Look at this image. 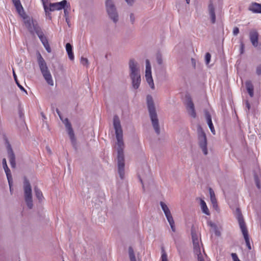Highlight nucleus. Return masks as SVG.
<instances>
[{"mask_svg":"<svg viewBox=\"0 0 261 261\" xmlns=\"http://www.w3.org/2000/svg\"><path fill=\"white\" fill-rule=\"evenodd\" d=\"M113 124L115 130L116 138L117 140V159L118 173L121 179L124 176V159L123 154L124 143L123 141V134L119 118L117 116H115L113 118Z\"/></svg>","mask_w":261,"mask_h":261,"instance_id":"f257e3e1","label":"nucleus"},{"mask_svg":"<svg viewBox=\"0 0 261 261\" xmlns=\"http://www.w3.org/2000/svg\"><path fill=\"white\" fill-rule=\"evenodd\" d=\"M147 103L150 117L152 122V126L157 134L160 132L159 120L157 117L155 109L154 106L152 97L150 95H147Z\"/></svg>","mask_w":261,"mask_h":261,"instance_id":"f03ea898","label":"nucleus"},{"mask_svg":"<svg viewBox=\"0 0 261 261\" xmlns=\"http://www.w3.org/2000/svg\"><path fill=\"white\" fill-rule=\"evenodd\" d=\"M37 61L41 72L45 81L48 84L53 86L54 85V82L52 79L51 75L48 70L45 60L39 53H38Z\"/></svg>","mask_w":261,"mask_h":261,"instance_id":"7ed1b4c3","label":"nucleus"},{"mask_svg":"<svg viewBox=\"0 0 261 261\" xmlns=\"http://www.w3.org/2000/svg\"><path fill=\"white\" fill-rule=\"evenodd\" d=\"M237 211L239 213V214L237 216V219L238 220L240 227L241 228V231L245 239L246 246L249 250H251V247L249 240L248 231L246 227V224L243 219L242 215L240 213V210L239 209H237Z\"/></svg>","mask_w":261,"mask_h":261,"instance_id":"20e7f679","label":"nucleus"},{"mask_svg":"<svg viewBox=\"0 0 261 261\" xmlns=\"http://www.w3.org/2000/svg\"><path fill=\"white\" fill-rule=\"evenodd\" d=\"M23 190L25 201L28 207L31 209L33 206L32 188L29 180L26 177L24 178Z\"/></svg>","mask_w":261,"mask_h":261,"instance_id":"39448f33","label":"nucleus"},{"mask_svg":"<svg viewBox=\"0 0 261 261\" xmlns=\"http://www.w3.org/2000/svg\"><path fill=\"white\" fill-rule=\"evenodd\" d=\"M67 5L66 0H63L60 2L55 3H49L47 4V9L44 10L46 13H48L49 11H54L56 10H60L62 9H64V13L66 14L67 10L65 9Z\"/></svg>","mask_w":261,"mask_h":261,"instance_id":"423d86ee","label":"nucleus"},{"mask_svg":"<svg viewBox=\"0 0 261 261\" xmlns=\"http://www.w3.org/2000/svg\"><path fill=\"white\" fill-rule=\"evenodd\" d=\"M106 5L109 16L114 22H116L118 19V16L112 1L111 0H107Z\"/></svg>","mask_w":261,"mask_h":261,"instance_id":"0eeeda50","label":"nucleus"},{"mask_svg":"<svg viewBox=\"0 0 261 261\" xmlns=\"http://www.w3.org/2000/svg\"><path fill=\"white\" fill-rule=\"evenodd\" d=\"M160 205L162 207L163 211L166 217V218L170 225L172 230L174 232L175 231V227L174 224V221L171 214L170 211L169 209L168 206L163 202H160Z\"/></svg>","mask_w":261,"mask_h":261,"instance_id":"6e6552de","label":"nucleus"},{"mask_svg":"<svg viewBox=\"0 0 261 261\" xmlns=\"http://www.w3.org/2000/svg\"><path fill=\"white\" fill-rule=\"evenodd\" d=\"M23 19L24 23L27 29L30 32H32L33 31L35 32V26L38 25L37 23H34L33 19L29 16H27L24 11L21 12V14H19Z\"/></svg>","mask_w":261,"mask_h":261,"instance_id":"1a4fd4ad","label":"nucleus"},{"mask_svg":"<svg viewBox=\"0 0 261 261\" xmlns=\"http://www.w3.org/2000/svg\"><path fill=\"white\" fill-rule=\"evenodd\" d=\"M145 78L151 88L154 89V85L151 75V65L148 59L146 60Z\"/></svg>","mask_w":261,"mask_h":261,"instance_id":"9d476101","label":"nucleus"},{"mask_svg":"<svg viewBox=\"0 0 261 261\" xmlns=\"http://www.w3.org/2000/svg\"><path fill=\"white\" fill-rule=\"evenodd\" d=\"M199 146L205 155L207 154V142L205 134L201 131L199 135Z\"/></svg>","mask_w":261,"mask_h":261,"instance_id":"9b49d317","label":"nucleus"},{"mask_svg":"<svg viewBox=\"0 0 261 261\" xmlns=\"http://www.w3.org/2000/svg\"><path fill=\"white\" fill-rule=\"evenodd\" d=\"M129 66L130 70V77H134V76L140 75L139 69L137 67V64L135 62L134 60H130L129 61Z\"/></svg>","mask_w":261,"mask_h":261,"instance_id":"f8f14e48","label":"nucleus"},{"mask_svg":"<svg viewBox=\"0 0 261 261\" xmlns=\"http://www.w3.org/2000/svg\"><path fill=\"white\" fill-rule=\"evenodd\" d=\"M8 153L9 160L12 168H14L16 166L15 157L10 145L8 143Z\"/></svg>","mask_w":261,"mask_h":261,"instance_id":"ddd939ff","label":"nucleus"},{"mask_svg":"<svg viewBox=\"0 0 261 261\" xmlns=\"http://www.w3.org/2000/svg\"><path fill=\"white\" fill-rule=\"evenodd\" d=\"M34 27L35 32L38 35L42 43L44 44L46 43V42H48V40L47 38L44 36L43 32L42 31L39 26L35 25Z\"/></svg>","mask_w":261,"mask_h":261,"instance_id":"4468645a","label":"nucleus"},{"mask_svg":"<svg viewBox=\"0 0 261 261\" xmlns=\"http://www.w3.org/2000/svg\"><path fill=\"white\" fill-rule=\"evenodd\" d=\"M250 39L252 45L256 47L258 45V34L255 30L251 31L250 32Z\"/></svg>","mask_w":261,"mask_h":261,"instance_id":"2eb2a0df","label":"nucleus"},{"mask_svg":"<svg viewBox=\"0 0 261 261\" xmlns=\"http://www.w3.org/2000/svg\"><path fill=\"white\" fill-rule=\"evenodd\" d=\"M187 109L188 111L189 115H190L192 117L195 118L196 114L194 109V103L190 98L189 99L187 102Z\"/></svg>","mask_w":261,"mask_h":261,"instance_id":"dca6fc26","label":"nucleus"},{"mask_svg":"<svg viewBox=\"0 0 261 261\" xmlns=\"http://www.w3.org/2000/svg\"><path fill=\"white\" fill-rule=\"evenodd\" d=\"M66 122L65 123L66 127L67 128L68 134L69 136V137L72 142H73L75 141L74 138V134L73 130L72 128L71 125L70 123L68 121L67 119H65Z\"/></svg>","mask_w":261,"mask_h":261,"instance_id":"f3484780","label":"nucleus"},{"mask_svg":"<svg viewBox=\"0 0 261 261\" xmlns=\"http://www.w3.org/2000/svg\"><path fill=\"white\" fill-rule=\"evenodd\" d=\"M209 14L211 19L212 23H214L216 21V15L215 12V8L212 2L211 1L208 6Z\"/></svg>","mask_w":261,"mask_h":261,"instance_id":"a211bd4d","label":"nucleus"},{"mask_svg":"<svg viewBox=\"0 0 261 261\" xmlns=\"http://www.w3.org/2000/svg\"><path fill=\"white\" fill-rule=\"evenodd\" d=\"M249 10L253 13H261V4L252 3L249 7Z\"/></svg>","mask_w":261,"mask_h":261,"instance_id":"6ab92c4d","label":"nucleus"},{"mask_svg":"<svg viewBox=\"0 0 261 261\" xmlns=\"http://www.w3.org/2000/svg\"><path fill=\"white\" fill-rule=\"evenodd\" d=\"M245 85L248 93L251 97L254 95V87L250 81H247L245 82Z\"/></svg>","mask_w":261,"mask_h":261,"instance_id":"aec40b11","label":"nucleus"},{"mask_svg":"<svg viewBox=\"0 0 261 261\" xmlns=\"http://www.w3.org/2000/svg\"><path fill=\"white\" fill-rule=\"evenodd\" d=\"M132 80L133 86L135 89H138L140 86L141 82L140 75L130 77Z\"/></svg>","mask_w":261,"mask_h":261,"instance_id":"412c9836","label":"nucleus"},{"mask_svg":"<svg viewBox=\"0 0 261 261\" xmlns=\"http://www.w3.org/2000/svg\"><path fill=\"white\" fill-rule=\"evenodd\" d=\"M12 2L18 13L21 14V12L23 13V8L21 4L20 0H12Z\"/></svg>","mask_w":261,"mask_h":261,"instance_id":"4be33fe9","label":"nucleus"},{"mask_svg":"<svg viewBox=\"0 0 261 261\" xmlns=\"http://www.w3.org/2000/svg\"><path fill=\"white\" fill-rule=\"evenodd\" d=\"M4 170L7 175L9 187L11 188V186H12L13 179L10 170L9 169L8 167H6V168H4Z\"/></svg>","mask_w":261,"mask_h":261,"instance_id":"5701e85b","label":"nucleus"},{"mask_svg":"<svg viewBox=\"0 0 261 261\" xmlns=\"http://www.w3.org/2000/svg\"><path fill=\"white\" fill-rule=\"evenodd\" d=\"M206 118L207 124L208 125V126H209L212 133L213 134H215V130L214 125L213 124L211 115L209 114H207L206 115Z\"/></svg>","mask_w":261,"mask_h":261,"instance_id":"b1692460","label":"nucleus"},{"mask_svg":"<svg viewBox=\"0 0 261 261\" xmlns=\"http://www.w3.org/2000/svg\"><path fill=\"white\" fill-rule=\"evenodd\" d=\"M210 197H211V200L212 203L213 204V206H217V199L215 197V193L214 191L211 189L210 188L209 189Z\"/></svg>","mask_w":261,"mask_h":261,"instance_id":"393cba45","label":"nucleus"},{"mask_svg":"<svg viewBox=\"0 0 261 261\" xmlns=\"http://www.w3.org/2000/svg\"><path fill=\"white\" fill-rule=\"evenodd\" d=\"M200 204H201V207L202 212L204 214H205L207 215H210L209 210H208V208H207L206 204L205 202H204V201L203 200H201Z\"/></svg>","mask_w":261,"mask_h":261,"instance_id":"a878e982","label":"nucleus"},{"mask_svg":"<svg viewBox=\"0 0 261 261\" xmlns=\"http://www.w3.org/2000/svg\"><path fill=\"white\" fill-rule=\"evenodd\" d=\"M34 191L36 197L39 200H42V199L43 198V196L41 190L39 189L37 187H35L34 188Z\"/></svg>","mask_w":261,"mask_h":261,"instance_id":"bb28decb","label":"nucleus"},{"mask_svg":"<svg viewBox=\"0 0 261 261\" xmlns=\"http://www.w3.org/2000/svg\"><path fill=\"white\" fill-rule=\"evenodd\" d=\"M128 253L130 261H136L134 250L132 247H129Z\"/></svg>","mask_w":261,"mask_h":261,"instance_id":"cd10ccee","label":"nucleus"},{"mask_svg":"<svg viewBox=\"0 0 261 261\" xmlns=\"http://www.w3.org/2000/svg\"><path fill=\"white\" fill-rule=\"evenodd\" d=\"M81 63L84 66H87L88 64V60L87 58L82 57L81 59Z\"/></svg>","mask_w":261,"mask_h":261,"instance_id":"c85d7f7f","label":"nucleus"},{"mask_svg":"<svg viewBox=\"0 0 261 261\" xmlns=\"http://www.w3.org/2000/svg\"><path fill=\"white\" fill-rule=\"evenodd\" d=\"M43 45L48 53H50L51 51V48L50 47L48 42H46V43Z\"/></svg>","mask_w":261,"mask_h":261,"instance_id":"c756f323","label":"nucleus"},{"mask_svg":"<svg viewBox=\"0 0 261 261\" xmlns=\"http://www.w3.org/2000/svg\"><path fill=\"white\" fill-rule=\"evenodd\" d=\"M66 50L67 53L72 51V45L69 43L66 44Z\"/></svg>","mask_w":261,"mask_h":261,"instance_id":"7c9ffc66","label":"nucleus"},{"mask_svg":"<svg viewBox=\"0 0 261 261\" xmlns=\"http://www.w3.org/2000/svg\"><path fill=\"white\" fill-rule=\"evenodd\" d=\"M211 54L208 53H207L205 55V62L207 64H208L211 60Z\"/></svg>","mask_w":261,"mask_h":261,"instance_id":"2f4dec72","label":"nucleus"},{"mask_svg":"<svg viewBox=\"0 0 261 261\" xmlns=\"http://www.w3.org/2000/svg\"><path fill=\"white\" fill-rule=\"evenodd\" d=\"M231 257L233 261H241L236 253H231Z\"/></svg>","mask_w":261,"mask_h":261,"instance_id":"473e14b6","label":"nucleus"},{"mask_svg":"<svg viewBox=\"0 0 261 261\" xmlns=\"http://www.w3.org/2000/svg\"><path fill=\"white\" fill-rule=\"evenodd\" d=\"M49 0H41L44 10L47 9V4H48Z\"/></svg>","mask_w":261,"mask_h":261,"instance_id":"72a5a7b5","label":"nucleus"},{"mask_svg":"<svg viewBox=\"0 0 261 261\" xmlns=\"http://www.w3.org/2000/svg\"><path fill=\"white\" fill-rule=\"evenodd\" d=\"M162 261H168L167 258V255L165 252H164L162 254Z\"/></svg>","mask_w":261,"mask_h":261,"instance_id":"f704fd0d","label":"nucleus"},{"mask_svg":"<svg viewBox=\"0 0 261 261\" xmlns=\"http://www.w3.org/2000/svg\"><path fill=\"white\" fill-rule=\"evenodd\" d=\"M68 54V58H69V59L70 60H74V54H73V51H71V52H69L67 53Z\"/></svg>","mask_w":261,"mask_h":261,"instance_id":"c9c22d12","label":"nucleus"},{"mask_svg":"<svg viewBox=\"0 0 261 261\" xmlns=\"http://www.w3.org/2000/svg\"><path fill=\"white\" fill-rule=\"evenodd\" d=\"M256 73L258 75H260L261 74V65L257 66L256 69Z\"/></svg>","mask_w":261,"mask_h":261,"instance_id":"e433bc0d","label":"nucleus"},{"mask_svg":"<svg viewBox=\"0 0 261 261\" xmlns=\"http://www.w3.org/2000/svg\"><path fill=\"white\" fill-rule=\"evenodd\" d=\"M239 33V29L238 27H234L233 29V34L235 36L237 35Z\"/></svg>","mask_w":261,"mask_h":261,"instance_id":"4c0bfd02","label":"nucleus"},{"mask_svg":"<svg viewBox=\"0 0 261 261\" xmlns=\"http://www.w3.org/2000/svg\"><path fill=\"white\" fill-rule=\"evenodd\" d=\"M157 62L159 64H161L162 63V57L160 55H158L156 57Z\"/></svg>","mask_w":261,"mask_h":261,"instance_id":"58836bf2","label":"nucleus"},{"mask_svg":"<svg viewBox=\"0 0 261 261\" xmlns=\"http://www.w3.org/2000/svg\"><path fill=\"white\" fill-rule=\"evenodd\" d=\"M17 85L18 86V87L22 91H25V92H27L26 90L24 89V88L19 83L18 81H16V82H15Z\"/></svg>","mask_w":261,"mask_h":261,"instance_id":"ea45409f","label":"nucleus"},{"mask_svg":"<svg viewBox=\"0 0 261 261\" xmlns=\"http://www.w3.org/2000/svg\"><path fill=\"white\" fill-rule=\"evenodd\" d=\"M255 184L258 189L260 188V184L259 179L256 177L255 178Z\"/></svg>","mask_w":261,"mask_h":261,"instance_id":"a19ab883","label":"nucleus"},{"mask_svg":"<svg viewBox=\"0 0 261 261\" xmlns=\"http://www.w3.org/2000/svg\"><path fill=\"white\" fill-rule=\"evenodd\" d=\"M2 163H3L4 169L6 168V167H8V166L7 165L6 160L5 159H3V160L2 161Z\"/></svg>","mask_w":261,"mask_h":261,"instance_id":"79ce46f5","label":"nucleus"},{"mask_svg":"<svg viewBox=\"0 0 261 261\" xmlns=\"http://www.w3.org/2000/svg\"><path fill=\"white\" fill-rule=\"evenodd\" d=\"M135 0H125L126 2L130 5H132V4L134 2Z\"/></svg>","mask_w":261,"mask_h":261,"instance_id":"37998d69","label":"nucleus"},{"mask_svg":"<svg viewBox=\"0 0 261 261\" xmlns=\"http://www.w3.org/2000/svg\"><path fill=\"white\" fill-rule=\"evenodd\" d=\"M130 20H131L132 22L134 23V22L135 21V17L134 16L133 14H130Z\"/></svg>","mask_w":261,"mask_h":261,"instance_id":"c03bdc74","label":"nucleus"},{"mask_svg":"<svg viewBox=\"0 0 261 261\" xmlns=\"http://www.w3.org/2000/svg\"><path fill=\"white\" fill-rule=\"evenodd\" d=\"M246 107L247 108V109L249 111L250 108V105L248 101H246Z\"/></svg>","mask_w":261,"mask_h":261,"instance_id":"a18cd8bd","label":"nucleus"},{"mask_svg":"<svg viewBox=\"0 0 261 261\" xmlns=\"http://www.w3.org/2000/svg\"><path fill=\"white\" fill-rule=\"evenodd\" d=\"M13 76H14V78L15 81L16 82V81H18V80L17 79V76H16V73H15V71L14 70L13 71Z\"/></svg>","mask_w":261,"mask_h":261,"instance_id":"49530a36","label":"nucleus"},{"mask_svg":"<svg viewBox=\"0 0 261 261\" xmlns=\"http://www.w3.org/2000/svg\"><path fill=\"white\" fill-rule=\"evenodd\" d=\"M46 149L49 153H51L50 149L48 147H46Z\"/></svg>","mask_w":261,"mask_h":261,"instance_id":"de8ad7c7","label":"nucleus"},{"mask_svg":"<svg viewBox=\"0 0 261 261\" xmlns=\"http://www.w3.org/2000/svg\"><path fill=\"white\" fill-rule=\"evenodd\" d=\"M187 4H189L190 0H186Z\"/></svg>","mask_w":261,"mask_h":261,"instance_id":"09e8293b","label":"nucleus"},{"mask_svg":"<svg viewBox=\"0 0 261 261\" xmlns=\"http://www.w3.org/2000/svg\"><path fill=\"white\" fill-rule=\"evenodd\" d=\"M243 44H242V51L241 52L242 53H243Z\"/></svg>","mask_w":261,"mask_h":261,"instance_id":"8fccbe9b","label":"nucleus"},{"mask_svg":"<svg viewBox=\"0 0 261 261\" xmlns=\"http://www.w3.org/2000/svg\"><path fill=\"white\" fill-rule=\"evenodd\" d=\"M10 190L11 192H12V187L11 188V189L10 188Z\"/></svg>","mask_w":261,"mask_h":261,"instance_id":"3c124183","label":"nucleus"},{"mask_svg":"<svg viewBox=\"0 0 261 261\" xmlns=\"http://www.w3.org/2000/svg\"><path fill=\"white\" fill-rule=\"evenodd\" d=\"M140 181L141 182H142V180L141 179H140Z\"/></svg>","mask_w":261,"mask_h":261,"instance_id":"603ef678","label":"nucleus"},{"mask_svg":"<svg viewBox=\"0 0 261 261\" xmlns=\"http://www.w3.org/2000/svg\"><path fill=\"white\" fill-rule=\"evenodd\" d=\"M57 113H58V114L59 115V113L58 110H57Z\"/></svg>","mask_w":261,"mask_h":261,"instance_id":"864d4df0","label":"nucleus"},{"mask_svg":"<svg viewBox=\"0 0 261 261\" xmlns=\"http://www.w3.org/2000/svg\"><path fill=\"white\" fill-rule=\"evenodd\" d=\"M63 261H64V260H63Z\"/></svg>","mask_w":261,"mask_h":261,"instance_id":"5fc2aeb1","label":"nucleus"}]
</instances>
